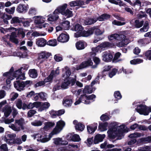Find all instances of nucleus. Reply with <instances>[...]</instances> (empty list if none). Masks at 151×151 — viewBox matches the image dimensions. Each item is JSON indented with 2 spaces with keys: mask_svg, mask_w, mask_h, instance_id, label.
<instances>
[{
  "mask_svg": "<svg viewBox=\"0 0 151 151\" xmlns=\"http://www.w3.org/2000/svg\"><path fill=\"white\" fill-rule=\"evenodd\" d=\"M73 98L71 96H67L63 99V105L67 107L70 106L73 102Z\"/></svg>",
  "mask_w": 151,
  "mask_h": 151,
  "instance_id": "nucleus-13",
  "label": "nucleus"
},
{
  "mask_svg": "<svg viewBox=\"0 0 151 151\" xmlns=\"http://www.w3.org/2000/svg\"><path fill=\"white\" fill-rule=\"evenodd\" d=\"M114 95L116 101H118L122 98V96L119 91H115L114 93Z\"/></svg>",
  "mask_w": 151,
  "mask_h": 151,
  "instance_id": "nucleus-40",
  "label": "nucleus"
},
{
  "mask_svg": "<svg viewBox=\"0 0 151 151\" xmlns=\"http://www.w3.org/2000/svg\"><path fill=\"white\" fill-rule=\"evenodd\" d=\"M140 136H141V134L138 132L130 134L128 136V137L130 138V139H135L136 138Z\"/></svg>",
  "mask_w": 151,
  "mask_h": 151,
  "instance_id": "nucleus-41",
  "label": "nucleus"
},
{
  "mask_svg": "<svg viewBox=\"0 0 151 151\" xmlns=\"http://www.w3.org/2000/svg\"><path fill=\"white\" fill-rule=\"evenodd\" d=\"M49 113L51 117L52 118H55L57 116L56 111H54L53 110H52L49 111Z\"/></svg>",
  "mask_w": 151,
  "mask_h": 151,
  "instance_id": "nucleus-58",
  "label": "nucleus"
},
{
  "mask_svg": "<svg viewBox=\"0 0 151 151\" xmlns=\"http://www.w3.org/2000/svg\"><path fill=\"white\" fill-rule=\"evenodd\" d=\"M37 13V9L35 8H32L29 9L28 12L29 15L33 16L36 15Z\"/></svg>",
  "mask_w": 151,
  "mask_h": 151,
  "instance_id": "nucleus-44",
  "label": "nucleus"
},
{
  "mask_svg": "<svg viewBox=\"0 0 151 151\" xmlns=\"http://www.w3.org/2000/svg\"><path fill=\"white\" fill-rule=\"evenodd\" d=\"M36 44L39 47H44L47 44V40L44 38H40L36 40Z\"/></svg>",
  "mask_w": 151,
  "mask_h": 151,
  "instance_id": "nucleus-14",
  "label": "nucleus"
},
{
  "mask_svg": "<svg viewBox=\"0 0 151 151\" xmlns=\"http://www.w3.org/2000/svg\"><path fill=\"white\" fill-rule=\"evenodd\" d=\"M45 83L44 80L43 81H39L35 85V87L36 88L39 86H41L44 85Z\"/></svg>",
  "mask_w": 151,
  "mask_h": 151,
  "instance_id": "nucleus-62",
  "label": "nucleus"
},
{
  "mask_svg": "<svg viewBox=\"0 0 151 151\" xmlns=\"http://www.w3.org/2000/svg\"><path fill=\"white\" fill-rule=\"evenodd\" d=\"M111 15L106 13H104L99 17H97L98 20L99 21H103L105 20H107L111 17Z\"/></svg>",
  "mask_w": 151,
  "mask_h": 151,
  "instance_id": "nucleus-19",
  "label": "nucleus"
},
{
  "mask_svg": "<svg viewBox=\"0 0 151 151\" xmlns=\"http://www.w3.org/2000/svg\"><path fill=\"white\" fill-rule=\"evenodd\" d=\"M95 27H93L87 31L83 30L81 33H75V36L76 37H78L81 36L87 37L92 35L94 32Z\"/></svg>",
  "mask_w": 151,
  "mask_h": 151,
  "instance_id": "nucleus-3",
  "label": "nucleus"
},
{
  "mask_svg": "<svg viewBox=\"0 0 151 151\" xmlns=\"http://www.w3.org/2000/svg\"><path fill=\"white\" fill-rule=\"evenodd\" d=\"M22 73V72L21 71V70L19 69L14 72L12 76L13 77L17 78L19 76V75L21 74Z\"/></svg>",
  "mask_w": 151,
  "mask_h": 151,
  "instance_id": "nucleus-55",
  "label": "nucleus"
},
{
  "mask_svg": "<svg viewBox=\"0 0 151 151\" xmlns=\"http://www.w3.org/2000/svg\"><path fill=\"white\" fill-rule=\"evenodd\" d=\"M112 46V44L110 42L106 41L98 45L96 48V50H97L96 51L97 52L98 50L97 48L99 47L101 48V49H105L109 48L111 47Z\"/></svg>",
  "mask_w": 151,
  "mask_h": 151,
  "instance_id": "nucleus-9",
  "label": "nucleus"
},
{
  "mask_svg": "<svg viewBox=\"0 0 151 151\" xmlns=\"http://www.w3.org/2000/svg\"><path fill=\"white\" fill-rule=\"evenodd\" d=\"M28 74L30 77L35 78L37 76V70L35 69H30L29 71Z\"/></svg>",
  "mask_w": 151,
  "mask_h": 151,
  "instance_id": "nucleus-23",
  "label": "nucleus"
},
{
  "mask_svg": "<svg viewBox=\"0 0 151 151\" xmlns=\"http://www.w3.org/2000/svg\"><path fill=\"white\" fill-rule=\"evenodd\" d=\"M70 22L68 21H65L60 23V24L64 30H68L70 28Z\"/></svg>",
  "mask_w": 151,
  "mask_h": 151,
  "instance_id": "nucleus-29",
  "label": "nucleus"
},
{
  "mask_svg": "<svg viewBox=\"0 0 151 151\" xmlns=\"http://www.w3.org/2000/svg\"><path fill=\"white\" fill-rule=\"evenodd\" d=\"M50 105V104L48 102H44L41 105L40 107L39 108V110L42 111L45 110H46L48 108Z\"/></svg>",
  "mask_w": 151,
  "mask_h": 151,
  "instance_id": "nucleus-28",
  "label": "nucleus"
},
{
  "mask_svg": "<svg viewBox=\"0 0 151 151\" xmlns=\"http://www.w3.org/2000/svg\"><path fill=\"white\" fill-rule=\"evenodd\" d=\"M1 18L3 20V21L5 24H8L9 22L7 20L12 19V16L11 15L4 14L1 17Z\"/></svg>",
  "mask_w": 151,
  "mask_h": 151,
  "instance_id": "nucleus-26",
  "label": "nucleus"
},
{
  "mask_svg": "<svg viewBox=\"0 0 151 151\" xmlns=\"http://www.w3.org/2000/svg\"><path fill=\"white\" fill-rule=\"evenodd\" d=\"M143 61V60L140 58L134 59L131 60L130 63L132 65H136L142 63Z\"/></svg>",
  "mask_w": 151,
  "mask_h": 151,
  "instance_id": "nucleus-36",
  "label": "nucleus"
},
{
  "mask_svg": "<svg viewBox=\"0 0 151 151\" xmlns=\"http://www.w3.org/2000/svg\"><path fill=\"white\" fill-rule=\"evenodd\" d=\"M28 8V5H25L23 4H20L16 9L17 11L19 13H22L25 12Z\"/></svg>",
  "mask_w": 151,
  "mask_h": 151,
  "instance_id": "nucleus-15",
  "label": "nucleus"
},
{
  "mask_svg": "<svg viewBox=\"0 0 151 151\" xmlns=\"http://www.w3.org/2000/svg\"><path fill=\"white\" fill-rule=\"evenodd\" d=\"M24 122V119L22 118H21L19 119H16L15 120V123L17 124L18 125H19L21 128V129L24 130V127L23 125V123Z\"/></svg>",
  "mask_w": 151,
  "mask_h": 151,
  "instance_id": "nucleus-30",
  "label": "nucleus"
},
{
  "mask_svg": "<svg viewBox=\"0 0 151 151\" xmlns=\"http://www.w3.org/2000/svg\"><path fill=\"white\" fill-rule=\"evenodd\" d=\"M145 56L149 60H151V50L146 51L145 54Z\"/></svg>",
  "mask_w": 151,
  "mask_h": 151,
  "instance_id": "nucleus-52",
  "label": "nucleus"
},
{
  "mask_svg": "<svg viewBox=\"0 0 151 151\" xmlns=\"http://www.w3.org/2000/svg\"><path fill=\"white\" fill-rule=\"evenodd\" d=\"M97 19L96 17H87L84 19L83 22L86 25H90L96 23L98 20Z\"/></svg>",
  "mask_w": 151,
  "mask_h": 151,
  "instance_id": "nucleus-7",
  "label": "nucleus"
},
{
  "mask_svg": "<svg viewBox=\"0 0 151 151\" xmlns=\"http://www.w3.org/2000/svg\"><path fill=\"white\" fill-rule=\"evenodd\" d=\"M25 73H22L19 75V76L17 78V80H25Z\"/></svg>",
  "mask_w": 151,
  "mask_h": 151,
  "instance_id": "nucleus-63",
  "label": "nucleus"
},
{
  "mask_svg": "<svg viewBox=\"0 0 151 151\" xmlns=\"http://www.w3.org/2000/svg\"><path fill=\"white\" fill-rule=\"evenodd\" d=\"M71 73L70 70L69 69H68L65 71V74L63 75L62 77H65V78H68L69 79V76L71 75Z\"/></svg>",
  "mask_w": 151,
  "mask_h": 151,
  "instance_id": "nucleus-56",
  "label": "nucleus"
},
{
  "mask_svg": "<svg viewBox=\"0 0 151 151\" xmlns=\"http://www.w3.org/2000/svg\"><path fill=\"white\" fill-rule=\"evenodd\" d=\"M75 1V6H79L84 5V2L83 1L79 0H76Z\"/></svg>",
  "mask_w": 151,
  "mask_h": 151,
  "instance_id": "nucleus-53",
  "label": "nucleus"
},
{
  "mask_svg": "<svg viewBox=\"0 0 151 151\" xmlns=\"http://www.w3.org/2000/svg\"><path fill=\"white\" fill-rule=\"evenodd\" d=\"M69 39V37L68 35L62 33L58 37L57 40L59 42H68Z\"/></svg>",
  "mask_w": 151,
  "mask_h": 151,
  "instance_id": "nucleus-11",
  "label": "nucleus"
},
{
  "mask_svg": "<svg viewBox=\"0 0 151 151\" xmlns=\"http://www.w3.org/2000/svg\"><path fill=\"white\" fill-rule=\"evenodd\" d=\"M84 42V41L81 40H79L77 42L76 44V46L77 49L78 50L83 49L85 47Z\"/></svg>",
  "mask_w": 151,
  "mask_h": 151,
  "instance_id": "nucleus-21",
  "label": "nucleus"
},
{
  "mask_svg": "<svg viewBox=\"0 0 151 151\" xmlns=\"http://www.w3.org/2000/svg\"><path fill=\"white\" fill-rule=\"evenodd\" d=\"M36 112L34 110H30L27 113V116L29 117H32Z\"/></svg>",
  "mask_w": 151,
  "mask_h": 151,
  "instance_id": "nucleus-64",
  "label": "nucleus"
},
{
  "mask_svg": "<svg viewBox=\"0 0 151 151\" xmlns=\"http://www.w3.org/2000/svg\"><path fill=\"white\" fill-rule=\"evenodd\" d=\"M105 135L104 134H98L96 135V137L99 140L100 142H102L105 137Z\"/></svg>",
  "mask_w": 151,
  "mask_h": 151,
  "instance_id": "nucleus-57",
  "label": "nucleus"
},
{
  "mask_svg": "<svg viewBox=\"0 0 151 151\" xmlns=\"http://www.w3.org/2000/svg\"><path fill=\"white\" fill-rule=\"evenodd\" d=\"M149 28V24L146 22H145L143 27L140 29L141 32H146L148 30Z\"/></svg>",
  "mask_w": 151,
  "mask_h": 151,
  "instance_id": "nucleus-43",
  "label": "nucleus"
},
{
  "mask_svg": "<svg viewBox=\"0 0 151 151\" xmlns=\"http://www.w3.org/2000/svg\"><path fill=\"white\" fill-rule=\"evenodd\" d=\"M108 125L107 122L99 123L98 128L101 131H104L107 129L106 128Z\"/></svg>",
  "mask_w": 151,
  "mask_h": 151,
  "instance_id": "nucleus-22",
  "label": "nucleus"
},
{
  "mask_svg": "<svg viewBox=\"0 0 151 151\" xmlns=\"http://www.w3.org/2000/svg\"><path fill=\"white\" fill-rule=\"evenodd\" d=\"M54 75V70H52L51 71L50 73L48 76L44 79V81L45 83L51 81L52 80Z\"/></svg>",
  "mask_w": 151,
  "mask_h": 151,
  "instance_id": "nucleus-33",
  "label": "nucleus"
},
{
  "mask_svg": "<svg viewBox=\"0 0 151 151\" xmlns=\"http://www.w3.org/2000/svg\"><path fill=\"white\" fill-rule=\"evenodd\" d=\"M14 71V68L13 67H12L10 69L9 71L8 72L4 73L3 76L5 77H7V76H12L13 75V72Z\"/></svg>",
  "mask_w": 151,
  "mask_h": 151,
  "instance_id": "nucleus-38",
  "label": "nucleus"
},
{
  "mask_svg": "<svg viewBox=\"0 0 151 151\" xmlns=\"http://www.w3.org/2000/svg\"><path fill=\"white\" fill-rule=\"evenodd\" d=\"M116 40L121 41L118 42L116 45L118 47H122L127 45L129 43L128 39L126 38V36L124 35H116Z\"/></svg>",
  "mask_w": 151,
  "mask_h": 151,
  "instance_id": "nucleus-1",
  "label": "nucleus"
},
{
  "mask_svg": "<svg viewBox=\"0 0 151 151\" xmlns=\"http://www.w3.org/2000/svg\"><path fill=\"white\" fill-rule=\"evenodd\" d=\"M55 125L54 122H47L44 127V128H50L53 127Z\"/></svg>",
  "mask_w": 151,
  "mask_h": 151,
  "instance_id": "nucleus-54",
  "label": "nucleus"
},
{
  "mask_svg": "<svg viewBox=\"0 0 151 151\" xmlns=\"http://www.w3.org/2000/svg\"><path fill=\"white\" fill-rule=\"evenodd\" d=\"M48 45L54 46L57 45V41L56 39L50 40L47 42V44Z\"/></svg>",
  "mask_w": 151,
  "mask_h": 151,
  "instance_id": "nucleus-42",
  "label": "nucleus"
},
{
  "mask_svg": "<svg viewBox=\"0 0 151 151\" xmlns=\"http://www.w3.org/2000/svg\"><path fill=\"white\" fill-rule=\"evenodd\" d=\"M94 125H88L87 126L88 132L89 134H91L93 133L97 129V124L94 123Z\"/></svg>",
  "mask_w": 151,
  "mask_h": 151,
  "instance_id": "nucleus-16",
  "label": "nucleus"
},
{
  "mask_svg": "<svg viewBox=\"0 0 151 151\" xmlns=\"http://www.w3.org/2000/svg\"><path fill=\"white\" fill-rule=\"evenodd\" d=\"M137 142L136 139H129L127 142L128 145H132L135 143Z\"/></svg>",
  "mask_w": 151,
  "mask_h": 151,
  "instance_id": "nucleus-61",
  "label": "nucleus"
},
{
  "mask_svg": "<svg viewBox=\"0 0 151 151\" xmlns=\"http://www.w3.org/2000/svg\"><path fill=\"white\" fill-rule=\"evenodd\" d=\"M75 128L76 130L81 132L84 130L85 125L79 122L76 126H75Z\"/></svg>",
  "mask_w": 151,
  "mask_h": 151,
  "instance_id": "nucleus-32",
  "label": "nucleus"
},
{
  "mask_svg": "<svg viewBox=\"0 0 151 151\" xmlns=\"http://www.w3.org/2000/svg\"><path fill=\"white\" fill-rule=\"evenodd\" d=\"M147 106L142 104L137 105V107L135 108V110L140 114L144 115H148V113H146L147 110Z\"/></svg>",
  "mask_w": 151,
  "mask_h": 151,
  "instance_id": "nucleus-5",
  "label": "nucleus"
},
{
  "mask_svg": "<svg viewBox=\"0 0 151 151\" xmlns=\"http://www.w3.org/2000/svg\"><path fill=\"white\" fill-rule=\"evenodd\" d=\"M118 70L116 68L113 69L109 73V76L110 78H112L115 75L117 72Z\"/></svg>",
  "mask_w": 151,
  "mask_h": 151,
  "instance_id": "nucleus-47",
  "label": "nucleus"
},
{
  "mask_svg": "<svg viewBox=\"0 0 151 151\" xmlns=\"http://www.w3.org/2000/svg\"><path fill=\"white\" fill-rule=\"evenodd\" d=\"M15 9V7L13 6L11 7L10 9L6 8L5 10L6 12L10 14H12L14 12Z\"/></svg>",
  "mask_w": 151,
  "mask_h": 151,
  "instance_id": "nucleus-49",
  "label": "nucleus"
},
{
  "mask_svg": "<svg viewBox=\"0 0 151 151\" xmlns=\"http://www.w3.org/2000/svg\"><path fill=\"white\" fill-rule=\"evenodd\" d=\"M126 23L125 22H121L120 21H117L116 20H114L112 22V24L117 26H122L125 24Z\"/></svg>",
  "mask_w": 151,
  "mask_h": 151,
  "instance_id": "nucleus-48",
  "label": "nucleus"
},
{
  "mask_svg": "<svg viewBox=\"0 0 151 151\" xmlns=\"http://www.w3.org/2000/svg\"><path fill=\"white\" fill-rule=\"evenodd\" d=\"M22 101L21 99H18L16 103V106L19 109L22 108Z\"/></svg>",
  "mask_w": 151,
  "mask_h": 151,
  "instance_id": "nucleus-59",
  "label": "nucleus"
},
{
  "mask_svg": "<svg viewBox=\"0 0 151 151\" xmlns=\"http://www.w3.org/2000/svg\"><path fill=\"white\" fill-rule=\"evenodd\" d=\"M67 6V4H64L62 5L58 6L54 11V13H56L58 15L61 14L63 15Z\"/></svg>",
  "mask_w": 151,
  "mask_h": 151,
  "instance_id": "nucleus-10",
  "label": "nucleus"
},
{
  "mask_svg": "<svg viewBox=\"0 0 151 151\" xmlns=\"http://www.w3.org/2000/svg\"><path fill=\"white\" fill-rule=\"evenodd\" d=\"M24 81L20 80L15 81L14 82V86L17 91H21L24 90Z\"/></svg>",
  "mask_w": 151,
  "mask_h": 151,
  "instance_id": "nucleus-6",
  "label": "nucleus"
},
{
  "mask_svg": "<svg viewBox=\"0 0 151 151\" xmlns=\"http://www.w3.org/2000/svg\"><path fill=\"white\" fill-rule=\"evenodd\" d=\"M16 37L17 36L16 32H12L10 36V41L16 44H18L19 43V41L18 39L16 38Z\"/></svg>",
  "mask_w": 151,
  "mask_h": 151,
  "instance_id": "nucleus-17",
  "label": "nucleus"
},
{
  "mask_svg": "<svg viewBox=\"0 0 151 151\" xmlns=\"http://www.w3.org/2000/svg\"><path fill=\"white\" fill-rule=\"evenodd\" d=\"M22 19L17 17H14L12 18V19L11 21V23L12 24L21 23V21L22 20Z\"/></svg>",
  "mask_w": 151,
  "mask_h": 151,
  "instance_id": "nucleus-35",
  "label": "nucleus"
},
{
  "mask_svg": "<svg viewBox=\"0 0 151 151\" xmlns=\"http://www.w3.org/2000/svg\"><path fill=\"white\" fill-rule=\"evenodd\" d=\"M3 111L4 112V115L6 117H8L12 111L11 107L7 106H6L3 108Z\"/></svg>",
  "mask_w": 151,
  "mask_h": 151,
  "instance_id": "nucleus-18",
  "label": "nucleus"
},
{
  "mask_svg": "<svg viewBox=\"0 0 151 151\" xmlns=\"http://www.w3.org/2000/svg\"><path fill=\"white\" fill-rule=\"evenodd\" d=\"M42 122L40 120H35L31 122V124L34 126H40L42 125Z\"/></svg>",
  "mask_w": 151,
  "mask_h": 151,
  "instance_id": "nucleus-45",
  "label": "nucleus"
},
{
  "mask_svg": "<svg viewBox=\"0 0 151 151\" xmlns=\"http://www.w3.org/2000/svg\"><path fill=\"white\" fill-rule=\"evenodd\" d=\"M93 62L90 58L88 59L87 60L82 62L79 65H77L76 70H81L87 68L89 66H92Z\"/></svg>",
  "mask_w": 151,
  "mask_h": 151,
  "instance_id": "nucleus-4",
  "label": "nucleus"
},
{
  "mask_svg": "<svg viewBox=\"0 0 151 151\" xmlns=\"http://www.w3.org/2000/svg\"><path fill=\"white\" fill-rule=\"evenodd\" d=\"M71 140L73 142H79L81 140V139L79 135L75 134L73 136Z\"/></svg>",
  "mask_w": 151,
  "mask_h": 151,
  "instance_id": "nucleus-46",
  "label": "nucleus"
},
{
  "mask_svg": "<svg viewBox=\"0 0 151 151\" xmlns=\"http://www.w3.org/2000/svg\"><path fill=\"white\" fill-rule=\"evenodd\" d=\"M70 29L72 31L76 32V33H81L83 29V27L80 24H76L71 26Z\"/></svg>",
  "mask_w": 151,
  "mask_h": 151,
  "instance_id": "nucleus-12",
  "label": "nucleus"
},
{
  "mask_svg": "<svg viewBox=\"0 0 151 151\" xmlns=\"http://www.w3.org/2000/svg\"><path fill=\"white\" fill-rule=\"evenodd\" d=\"M70 84L69 79L68 78H65L63 82L62 83L61 87L62 88L66 89Z\"/></svg>",
  "mask_w": 151,
  "mask_h": 151,
  "instance_id": "nucleus-27",
  "label": "nucleus"
},
{
  "mask_svg": "<svg viewBox=\"0 0 151 151\" xmlns=\"http://www.w3.org/2000/svg\"><path fill=\"white\" fill-rule=\"evenodd\" d=\"M94 63L95 65H93L92 68H96L97 67V66L100 63L101 60L100 59L96 57H95L93 58V59Z\"/></svg>",
  "mask_w": 151,
  "mask_h": 151,
  "instance_id": "nucleus-34",
  "label": "nucleus"
},
{
  "mask_svg": "<svg viewBox=\"0 0 151 151\" xmlns=\"http://www.w3.org/2000/svg\"><path fill=\"white\" fill-rule=\"evenodd\" d=\"M65 123L63 120H60L57 122L56 125L51 132L52 135L59 134L63 129Z\"/></svg>",
  "mask_w": 151,
  "mask_h": 151,
  "instance_id": "nucleus-2",
  "label": "nucleus"
},
{
  "mask_svg": "<svg viewBox=\"0 0 151 151\" xmlns=\"http://www.w3.org/2000/svg\"><path fill=\"white\" fill-rule=\"evenodd\" d=\"M21 23L24 27H28L29 25L30 22L24 18H22L21 21Z\"/></svg>",
  "mask_w": 151,
  "mask_h": 151,
  "instance_id": "nucleus-51",
  "label": "nucleus"
},
{
  "mask_svg": "<svg viewBox=\"0 0 151 151\" xmlns=\"http://www.w3.org/2000/svg\"><path fill=\"white\" fill-rule=\"evenodd\" d=\"M135 26L136 28H139L141 27L143 24L144 21L143 20L139 22V20L136 19L135 21Z\"/></svg>",
  "mask_w": 151,
  "mask_h": 151,
  "instance_id": "nucleus-37",
  "label": "nucleus"
},
{
  "mask_svg": "<svg viewBox=\"0 0 151 151\" xmlns=\"http://www.w3.org/2000/svg\"><path fill=\"white\" fill-rule=\"evenodd\" d=\"M66 17V18H69L72 17L73 16V12L70 11L69 9H65L63 15Z\"/></svg>",
  "mask_w": 151,
  "mask_h": 151,
  "instance_id": "nucleus-31",
  "label": "nucleus"
},
{
  "mask_svg": "<svg viewBox=\"0 0 151 151\" xmlns=\"http://www.w3.org/2000/svg\"><path fill=\"white\" fill-rule=\"evenodd\" d=\"M28 68V66L27 65H24L19 69L22 72V73H24L27 70Z\"/></svg>",
  "mask_w": 151,
  "mask_h": 151,
  "instance_id": "nucleus-60",
  "label": "nucleus"
},
{
  "mask_svg": "<svg viewBox=\"0 0 151 151\" xmlns=\"http://www.w3.org/2000/svg\"><path fill=\"white\" fill-rule=\"evenodd\" d=\"M102 60L106 62H109L111 61L113 56L111 53L107 51L103 53Z\"/></svg>",
  "mask_w": 151,
  "mask_h": 151,
  "instance_id": "nucleus-8",
  "label": "nucleus"
},
{
  "mask_svg": "<svg viewBox=\"0 0 151 151\" xmlns=\"http://www.w3.org/2000/svg\"><path fill=\"white\" fill-rule=\"evenodd\" d=\"M48 17V20L50 21H56L59 18L58 14H57L56 13H54V11L53 12L52 14H50L49 15Z\"/></svg>",
  "mask_w": 151,
  "mask_h": 151,
  "instance_id": "nucleus-20",
  "label": "nucleus"
},
{
  "mask_svg": "<svg viewBox=\"0 0 151 151\" xmlns=\"http://www.w3.org/2000/svg\"><path fill=\"white\" fill-rule=\"evenodd\" d=\"M87 95L86 94L83 93V95H81L80 97L79 98L81 100L82 102H83L86 104H89L91 103L90 101H88L87 99Z\"/></svg>",
  "mask_w": 151,
  "mask_h": 151,
  "instance_id": "nucleus-24",
  "label": "nucleus"
},
{
  "mask_svg": "<svg viewBox=\"0 0 151 151\" xmlns=\"http://www.w3.org/2000/svg\"><path fill=\"white\" fill-rule=\"evenodd\" d=\"M93 92V87L90 85H87L85 86L84 89L83 90V93H91Z\"/></svg>",
  "mask_w": 151,
  "mask_h": 151,
  "instance_id": "nucleus-25",
  "label": "nucleus"
},
{
  "mask_svg": "<svg viewBox=\"0 0 151 151\" xmlns=\"http://www.w3.org/2000/svg\"><path fill=\"white\" fill-rule=\"evenodd\" d=\"M101 120L103 122H105L108 120L109 117L108 115L105 114H102L100 117Z\"/></svg>",
  "mask_w": 151,
  "mask_h": 151,
  "instance_id": "nucleus-50",
  "label": "nucleus"
},
{
  "mask_svg": "<svg viewBox=\"0 0 151 151\" xmlns=\"http://www.w3.org/2000/svg\"><path fill=\"white\" fill-rule=\"evenodd\" d=\"M124 132H123L122 131H118L116 132V136L117 137V139H120L123 137L124 136Z\"/></svg>",
  "mask_w": 151,
  "mask_h": 151,
  "instance_id": "nucleus-39",
  "label": "nucleus"
}]
</instances>
